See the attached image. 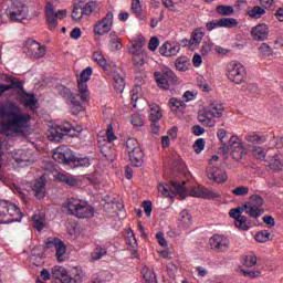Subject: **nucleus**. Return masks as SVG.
Wrapping results in <instances>:
<instances>
[{"label":"nucleus","mask_w":283,"mask_h":283,"mask_svg":"<svg viewBox=\"0 0 283 283\" xmlns=\"http://www.w3.org/2000/svg\"><path fill=\"white\" fill-rule=\"evenodd\" d=\"M0 118H8L1 123V129L4 134H23L30 123V114L21 113V108L17 104H11L9 107L0 105Z\"/></svg>","instance_id":"nucleus-1"},{"label":"nucleus","mask_w":283,"mask_h":283,"mask_svg":"<svg viewBox=\"0 0 283 283\" xmlns=\"http://www.w3.org/2000/svg\"><path fill=\"white\" fill-rule=\"evenodd\" d=\"M159 193L161 196H166V198L172 196H180V198H185L186 196H192V198H203L205 200H217L220 198V193L206 188L205 186H197L191 190L185 188V184H180L179 181H170V185L159 184L157 187Z\"/></svg>","instance_id":"nucleus-2"},{"label":"nucleus","mask_w":283,"mask_h":283,"mask_svg":"<svg viewBox=\"0 0 283 283\" xmlns=\"http://www.w3.org/2000/svg\"><path fill=\"white\" fill-rule=\"evenodd\" d=\"M224 106L220 102L213 101L199 112L197 118L205 127H216V118H222Z\"/></svg>","instance_id":"nucleus-3"},{"label":"nucleus","mask_w":283,"mask_h":283,"mask_svg":"<svg viewBox=\"0 0 283 283\" xmlns=\"http://www.w3.org/2000/svg\"><path fill=\"white\" fill-rule=\"evenodd\" d=\"M65 209H67L70 216L80 219L92 218L94 216V208L81 199H67Z\"/></svg>","instance_id":"nucleus-4"},{"label":"nucleus","mask_w":283,"mask_h":283,"mask_svg":"<svg viewBox=\"0 0 283 283\" xmlns=\"http://www.w3.org/2000/svg\"><path fill=\"white\" fill-rule=\"evenodd\" d=\"M128 52L132 54L135 67L138 69L136 72L135 81L140 83L143 80V72L140 71V67H143V36H137L130 42Z\"/></svg>","instance_id":"nucleus-5"},{"label":"nucleus","mask_w":283,"mask_h":283,"mask_svg":"<svg viewBox=\"0 0 283 283\" xmlns=\"http://www.w3.org/2000/svg\"><path fill=\"white\" fill-rule=\"evenodd\" d=\"M155 81L159 90L167 92L171 85H177L178 75L168 66H164L160 72H155Z\"/></svg>","instance_id":"nucleus-6"},{"label":"nucleus","mask_w":283,"mask_h":283,"mask_svg":"<svg viewBox=\"0 0 283 283\" xmlns=\"http://www.w3.org/2000/svg\"><path fill=\"white\" fill-rule=\"evenodd\" d=\"M227 77L235 85H242L247 81V69L239 61H231L227 64Z\"/></svg>","instance_id":"nucleus-7"},{"label":"nucleus","mask_w":283,"mask_h":283,"mask_svg":"<svg viewBox=\"0 0 283 283\" xmlns=\"http://www.w3.org/2000/svg\"><path fill=\"white\" fill-rule=\"evenodd\" d=\"M126 149L128 151L130 165H133V167H143V149L140 148L138 140L136 138L127 139Z\"/></svg>","instance_id":"nucleus-8"},{"label":"nucleus","mask_w":283,"mask_h":283,"mask_svg":"<svg viewBox=\"0 0 283 283\" xmlns=\"http://www.w3.org/2000/svg\"><path fill=\"white\" fill-rule=\"evenodd\" d=\"M92 66H87L81 72L80 78L77 80L78 96L82 103H90V88L87 87V81L92 78Z\"/></svg>","instance_id":"nucleus-9"},{"label":"nucleus","mask_w":283,"mask_h":283,"mask_svg":"<svg viewBox=\"0 0 283 283\" xmlns=\"http://www.w3.org/2000/svg\"><path fill=\"white\" fill-rule=\"evenodd\" d=\"M51 275L55 280H60L61 283H82L83 276L76 272L74 276L67 275V270L63 266L55 265L51 270Z\"/></svg>","instance_id":"nucleus-10"},{"label":"nucleus","mask_w":283,"mask_h":283,"mask_svg":"<svg viewBox=\"0 0 283 283\" xmlns=\"http://www.w3.org/2000/svg\"><path fill=\"white\" fill-rule=\"evenodd\" d=\"M72 125L70 123H64L62 125L51 127L48 133V138L53 143H61L63 140V136H72Z\"/></svg>","instance_id":"nucleus-11"},{"label":"nucleus","mask_w":283,"mask_h":283,"mask_svg":"<svg viewBox=\"0 0 283 283\" xmlns=\"http://www.w3.org/2000/svg\"><path fill=\"white\" fill-rule=\"evenodd\" d=\"M8 17L10 21L21 23L23 20L28 19V7L19 0H12Z\"/></svg>","instance_id":"nucleus-12"},{"label":"nucleus","mask_w":283,"mask_h":283,"mask_svg":"<svg viewBox=\"0 0 283 283\" xmlns=\"http://www.w3.org/2000/svg\"><path fill=\"white\" fill-rule=\"evenodd\" d=\"M210 249L216 253H227L230 249L231 241L223 234H213L209 240Z\"/></svg>","instance_id":"nucleus-13"},{"label":"nucleus","mask_w":283,"mask_h":283,"mask_svg":"<svg viewBox=\"0 0 283 283\" xmlns=\"http://www.w3.org/2000/svg\"><path fill=\"white\" fill-rule=\"evenodd\" d=\"M4 222H7V224H10L12 222H21V218H23L21 209H19L17 205L7 200L4 206Z\"/></svg>","instance_id":"nucleus-14"},{"label":"nucleus","mask_w":283,"mask_h":283,"mask_svg":"<svg viewBox=\"0 0 283 283\" xmlns=\"http://www.w3.org/2000/svg\"><path fill=\"white\" fill-rule=\"evenodd\" d=\"M53 160L63 165H70L74 163V151L67 147H57L53 150L52 154Z\"/></svg>","instance_id":"nucleus-15"},{"label":"nucleus","mask_w":283,"mask_h":283,"mask_svg":"<svg viewBox=\"0 0 283 283\" xmlns=\"http://www.w3.org/2000/svg\"><path fill=\"white\" fill-rule=\"evenodd\" d=\"M229 147L232 154L233 160H242L243 156H247V148L235 135H232L229 139Z\"/></svg>","instance_id":"nucleus-16"},{"label":"nucleus","mask_w":283,"mask_h":283,"mask_svg":"<svg viewBox=\"0 0 283 283\" xmlns=\"http://www.w3.org/2000/svg\"><path fill=\"white\" fill-rule=\"evenodd\" d=\"M6 83H11L9 85L0 84V94H4V92H10V90H19L22 96H30L25 90L23 88V82L19 81L17 77H12L10 75L4 76Z\"/></svg>","instance_id":"nucleus-17"},{"label":"nucleus","mask_w":283,"mask_h":283,"mask_svg":"<svg viewBox=\"0 0 283 283\" xmlns=\"http://www.w3.org/2000/svg\"><path fill=\"white\" fill-rule=\"evenodd\" d=\"M24 52L31 59H43L45 56V46L34 40H29L24 46Z\"/></svg>","instance_id":"nucleus-18"},{"label":"nucleus","mask_w":283,"mask_h":283,"mask_svg":"<svg viewBox=\"0 0 283 283\" xmlns=\"http://www.w3.org/2000/svg\"><path fill=\"white\" fill-rule=\"evenodd\" d=\"M112 25H114V13L108 11L105 18L96 22L94 33L98 34L99 36H102V34H107V32H111Z\"/></svg>","instance_id":"nucleus-19"},{"label":"nucleus","mask_w":283,"mask_h":283,"mask_svg":"<svg viewBox=\"0 0 283 283\" xmlns=\"http://www.w3.org/2000/svg\"><path fill=\"white\" fill-rule=\"evenodd\" d=\"M13 160H15L17 165H20V167H30V165L34 164V155L32 150L19 149L13 154Z\"/></svg>","instance_id":"nucleus-20"},{"label":"nucleus","mask_w":283,"mask_h":283,"mask_svg":"<svg viewBox=\"0 0 283 283\" xmlns=\"http://www.w3.org/2000/svg\"><path fill=\"white\" fill-rule=\"evenodd\" d=\"M207 176L209 180H213V182H227L228 176L227 171L224 169H221L220 167H210L207 169Z\"/></svg>","instance_id":"nucleus-21"},{"label":"nucleus","mask_w":283,"mask_h":283,"mask_svg":"<svg viewBox=\"0 0 283 283\" xmlns=\"http://www.w3.org/2000/svg\"><path fill=\"white\" fill-rule=\"evenodd\" d=\"M251 36L254 41H266L269 39V27L266 24H258L251 30Z\"/></svg>","instance_id":"nucleus-22"},{"label":"nucleus","mask_w":283,"mask_h":283,"mask_svg":"<svg viewBox=\"0 0 283 283\" xmlns=\"http://www.w3.org/2000/svg\"><path fill=\"white\" fill-rule=\"evenodd\" d=\"M46 247H54L55 249V255L57 258V262H63V255H65V243H63V241H61V239H53L52 241H48L46 242Z\"/></svg>","instance_id":"nucleus-23"},{"label":"nucleus","mask_w":283,"mask_h":283,"mask_svg":"<svg viewBox=\"0 0 283 283\" xmlns=\"http://www.w3.org/2000/svg\"><path fill=\"white\" fill-rule=\"evenodd\" d=\"M45 17L50 28H56V25H59L56 11L54 10V4L51 2H46L45 4Z\"/></svg>","instance_id":"nucleus-24"},{"label":"nucleus","mask_w":283,"mask_h":283,"mask_svg":"<svg viewBox=\"0 0 283 283\" xmlns=\"http://www.w3.org/2000/svg\"><path fill=\"white\" fill-rule=\"evenodd\" d=\"M202 39H205V29H196L191 34L190 41L188 42L189 50H196V48L202 43Z\"/></svg>","instance_id":"nucleus-25"},{"label":"nucleus","mask_w":283,"mask_h":283,"mask_svg":"<svg viewBox=\"0 0 283 283\" xmlns=\"http://www.w3.org/2000/svg\"><path fill=\"white\" fill-rule=\"evenodd\" d=\"M178 52H180V45H176L169 42H165L159 48V54H161V56H176Z\"/></svg>","instance_id":"nucleus-26"},{"label":"nucleus","mask_w":283,"mask_h":283,"mask_svg":"<svg viewBox=\"0 0 283 283\" xmlns=\"http://www.w3.org/2000/svg\"><path fill=\"white\" fill-rule=\"evenodd\" d=\"M149 107V122L150 123H160V118H163V109L156 103L148 104Z\"/></svg>","instance_id":"nucleus-27"},{"label":"nucleus","mask_w":283,"mask_h":283,"mask_svg":"<svg viewBox=\"0 0 283 283\" xmlns=\"http://www.w3.org/2000/svg\"><path fill=\"white\" fill-rule=\"evenodd\" d=\"M109 39L108 50H111V52H118L119 50H123V40L118 38L116 32H111Z\"/></svg>","instance_id":"nucleus-28"},{"label":"nucleus","mask_w":283,"mask_h":283,"mask_svg":"<svg viewBox=\"0 0 283 283\" xmlns=\"http://www.w3.org/2000/svg\"><path fill=\"white\" fill-rule=\"evenodd\" d=\"M56 180H59L60 182H64V185H67L69 187L78 186V179L67 172H59L56 176Z\"/></svg>","instance_id":"nucleus-29"},{"label":"nucleus","mask_w":283,"mask_h":283,"mask_svg":"<svg viewBox=\"0 0 283 283\" xmlns=\"http://www.w3.org/2000/svg\"><path fill=\"white\" fill-rule=\"evenodd\" d=\"M113 85L115 92L117 94H123V91L125 90V76L120 75L117 72L113 73Z\"/></svg>","instance_id":"nucleus-30"},{"label":"nucleus","mask_w":283,"mask_h":283,"mask_svg":"<svg viewBox=\"0 0 283 283\" xmlns=\"http://www.w3.org/2000/svg\"><path fill=\"white\" fill-rule=\"evenodd\" d=\"M32 191L38 200H43V198H45V182L35 181Z\"/></svg>","instance_id":"nucleus-31"},{"label":"nucleus","mask_w":283,"mask_h":283,"mask_svg":"<svg viewBox=\"0 0 283 283\" xmlns=\"http://www.w3.org/2000/svg\"><path fill=\"white\" fill-rule=\"evenodd\" d=\"M77 96L81 98V96L77 93V95H73L69 99L71 102L72 114H78L80 112H83V109H85V107L83 106V103H81V101H78Z\"/></svg>","instance_id":"nucleus-32"},{"label":"nucleus","mask_w":283,"mask_h":283,"mask_svg":"<svg viewBox=\"0 0 283 283\" xmlns=\"http://www.w3.org/2000/svg\"><path fill=\"white\" fill-rule=\"evenodd\" d=\"M269 169L273 171L274 174H277L279 171H282V160H280V157L277 155L273 156L268 165Z\"/></svg>","instance_id":"nucleus-33"},{"label":"nucleus","mask_w":283,"mask_h":283,"mask_svg":"<svg viewBox=\"0 0 283 283\" xmlns=\"http://www.w3.org/2000/svg\"><path fill=\"white\" fill-rule=\"evenodd\" d=\"M179 222L184 229H189L191 227L192 221H191V214L189 213L188 210H182L179 213Z\"/></svg>","instance_id":"nucleus-34"},{"label":"nucleus","mask_w":283,"mask_h":283,"mask_svg":"<svg viewBox=\"0 0 283 283\" xmlns=\"http://www.w3.org/2000/svg\"><path fill=\"white\" fill-rule=\"evenodd\" d=\"M234 227H237V229L240 231H249V229H251V221L243 216L234 221Z\"/></svg>","instance_id":"nucleus-35"},{"label":"nucleus","mask_w":283,"mask_h":283,"mask_svg":"<svg viewBox=\"0 0 283 283\" xmlns=\"http://www.w3.org/2000/svg\"><path fill=\"white\" fill-rule=\"evenodd\" d=\"M140 96H143V86L140 84H136L132 90L130 97L133 107H136V103H138Z\"/></svg>","instance_id":"nucleus-36"},{"label":"nucleus","mask_w":283,"mask_h":283,"mask_svg":"<svg viewBox=\"0 0 283 283\" xmlns=\"http://www.w3.org/2000/svg\"><path fill=\"white\" fill-rule=\"evenodd\" d=\"M83 14H85V11L83 10V4L76 3L73 7V10L71 12V18L73 21H81L83 19Z\"/></svg>","instance_id":"nucleus-37"},{"label":"nucleus","mask_w":283,"mask_h":283,"mask_svg":"<svg viewBox=\"0 0 283 283\" xmlns=\"http://www.w3.org/2000/svg\"><path fill=\"white\" fill-rule=\"evenodd\" d=\"M189 59L187 56H179L175 61L176 70L179 72H187L189 70Z\"/></svg>","instance_id":"nucleus-38"},{"label":"nucleus","mask_w":283,"mask_h":283,"mask_svg":"<svg viewBox=\"0 0 283 283\" xmlns=\"http://www.w3.org/2000/svg\"><path fill=\"white\" fill-rule=\"evenodd\" d=\"M248 14L251 19H262L263 14H266V10L260 6H255L248 10Z\"/></svg>","instance_id":"nucleus-39"},{"label":"nucleus","mask_w":283,"mask_h":283,"mask_svg":"<svg viewBox=\"0 0 283 283\" xmlns=\"http://www.w3.org/2000/svg\"><path fill=\"white\" fill-rule=\"evenodd\" d=\"M217 14H220L221 17H231L233 12H235V9L231 6H224V4H219L216 8Z\"/></svg>","instance_id":"nucleus-40"},{"label":"nucleus","mask_w":283,"mask_h":283,"mask_svg":"<svg viewBox=\"0 0 283 283\" xmlns=\"http://www.w3.org/2000/svg\"><path fill=\"white\" fill-rule=\"evenodd\" d=\"M169 105H170L171 112H178V111L182 112L185 107H187L185 102L174 97L169 99Z\"/></svg>","instance_id":"nucleus-41"},{"label":"nucleus","mask_w":283,"mask_h":283,"mask_svg":"<svg viewBox=\"0 0 283 283\" xmlns=\"http://www.w3.org/2000/svg\"><path fill=\"white\" fill-rule=\"evenodd\" d=\"M264 205V199L259 195H252L250 201L245 203L247 207H253L260 209Z\"/></svg>","instance_id":"nucleus-42"},{"label":"nucleus","mask_w":283,"mask_h":283,"mask_svg":"<svg viewBox=\"0 0 283 283\" xmlns=\"http://www.w3.org/2000/svg\"><path fill=\"white\" fill-rule=\"evenodd\" d=\"M130 10L134 15L138 19L143 17V6L140 4V0H132Z\"/></svg>","instance_id":"nucleus-43"},{"label":"nucleus","mask_w":283,"mask_h":283,"mask_svg":"<svg viewBox=\"0 0 283 283\" xmlns=\"http://www.w3.org/2000/svg\"><path fill=\"white\" fill-rule=\"evenodd\" d=\"M244 209L247 216H250V218H260L264 213V210L260 208H253L251 206H244Z\"/></svg>","instance_id":"nucleus-44"},{"label":"nucleus","mask_w":283,"mask_h":283,"mask_svg":"<svg viewBox=\"0 0 283 283\" xmlns=\"http://www.w3.org/2000/svg\"><path fill=\"white\" fill-rule=\"evenodd\" d=\"M143 272L145 282L158 283V280H156V273H154V271L149 270L147 266H144Z\"/></svg>","instance_id":"nucleus-45"},{"label":"nucleus","mask_w":283,"mask_h":283,"mask_svg":"<svg viewBox=\"0 0 283 283\" xmlns=\"http://www.w3.org/2000/svg\"><path fill=\"white\" fill-rule=\"evenodd\" d=\"M221 28H238V20L235 18H221L220 19Z\"/></svg>","instance_id":"nucleus-46"},{"label":"nucleus","mask_w":283,"mask_h":283,"mask_svg":"<svg viewBox=\"0 0 283 283\" xmlns=\"http://www.w3.org/2000/svg\"><path fill=\"white\" fill-rule=\"evenodd\" d=\"M254 240L261 244L269 242L271 240V232L269 230H262L255 234Z\"/></svg>","instance_id":"nucleus-47"},{"label":"nucleus","mask_w":283,"mask_h":283,"mask_svg":"<svg viewBox=\"0 0 283 283\" xmlns=\"http://www.w3.org/2000/svg\"><path fill=\"white\" fill-rule=\"evenodd\" d=\"M245 208L243 207H237V208H232L229 211V216L230 218H232L234 220V222L237 220H240V218H243L244 216H242V213H244Z\"/></svg>","instance_id":"nucleus-48"},{"label":"nucleus","mask_w":283,"mask_h":283,"mask_svg":"<svg viewBox=\"0 0 283 283\" xmlns=\"http://www.w3.org/2000/svg\"><path fill=\"white\" fill-rule=\"evenodd\" d=\"M245 140L248 143H252L253 145H262V143H266V138L258 134L245 135Z\"/></svg>","instance_id":"nucleus-49"},{"label":"nucleus","mask_w":283,"mask_h":283,"mask_svg":"<svg viewBox=\"0 0 283 283\" xmlns=\"http://www.w3.org/2000/svg\"><path fill=\"white\" fill-rule=\"evenodd\" d=\"M97 8H98V2L96 1H90L86 4L82 6V9L84 10V14L86 17H90L92 12H95Z\"/></svg>","instance_id":"nucleus-50"},{"label":"nucleus","mask_w":283,"mask_h":283,"mask_svg":"<svg viewBox=\"0 0 283 283\" xmlns=\"http://www.w3.org/2000/svg\"><path fill=\"white\" fill-rule=\"evenodd\" d=\"M252 154L256 158V160H265L266 159V153H264V149L260 146H254L252 148Z\"/></svg>","instance_id":"nucleus-51"},{"label":"nucleus","mask_w":283,"mask_h":283,"mask_svg":"<svg viewBox=\"0 0 283 283\" xmlns=\"http://www.w3.org/2000/svg\"><path fill=\"white\" fill-rule=\"evenodd\" d=\"M205 145H207L205 138L197 139L193 144V150L196 151V154H202V151L205 150Z\"/></svg>","instance_id":"nucleus-52"},{"label":"nucleus","mask_w":283,"mask_h":283,"mask_svg":"<svg viewBox=\"0 0 283 283\" xmlns=\"http://www.w3.org/2000/svg\"><path fill=\"white\" fill-rule=\"evenodd\" d=\"M93 59L101 67H105V65H107V60H105V56H103V53L101 52H94Z\"/></svg>","instance_id":"nucleus-53"},{"label":"nucleus","mask_w":283,"mask_h":283,"mask_svg":"<svg viewBox=\"0 0 283 283\" xmlns=\"http://www.w3.org/2000/svg\"><path fill=\"white\" fill-rule=\"evenodd\" d=\"M126 244H128V247H132L133 249L137 244L136 235L134 234V231L132 229L127 231Z\"/></svg>","instance_id":"nucleus-54"},{"label":"nucleus","mask_w":283,"mask_h":283,"mask_svg":"<svg viewBox=\"0 0 283 283\" xmlns=\"http://www.w3.org/2000/svg\"><path fill=\"white\" fill-rule=\"evenodd\" d=\"M143 209L147 218H151V212L154 211V203L149 200L143 201Z\"/></svg>","instance_id":"nucleus-55"},{"label":"nucleus","mask_w":283,"mask_h":283,"mask_svg":"<svg viewBox=\"0 0 283 283\" xmlns=\"http://www.w3.org/2000/svg\"><path fill=\"white\" fill-rule=\"evenodd\" d=\"M32 220L34 229H36V231H43V218H41L39 214H34Z\"/></svg>","instance_id":"nucleus-56"},{"label":"nucleus","mask_w":283,"mask_h":283,"mask_svg":"<svg viewBox=\"0 0 283 283\" xmlns=\"http://www.w3.org/2000/svg\"><path fill=\"white\" fill-rule=\"evenodd\" d=\"M158 45H160V40L157 36L150 38L148 42V50L150 52H156L158 50Z\"/></svg>","instance_id":"nucleus-57"},{"label":"nucleus","mask_w":283,"mask_h":283,"mask_svg":"<svg viewBox=\"0 0 283 283\" xmlns=\"http://www.w3.org/2000/svg\"><path fill=\"white\" fill-rule=\"evenodd\" d=\"M245 266H255V264H258V258L255 256V254H248L244 258V263Z\"/></svg>","instance_id":"nucleus-58"},{"label":"nucleus","mask_w":283,"mask_h":283,"mask_svg":"<svg viewBox=\"0 0 283 283\" xmlns=\"http://www.w3.org/2000/svg\"><path fill=\"white\" fill-rule=\"evenodd\" d=\"M57 92L63 96V98H67V99H70L74 95L72 94V91H70V88L63 85L57 86Z\"/></svg>","instance_id":"nucleus-59"},{"label":"nucleus","mask_w":283,"mask_h":283,"mask_svg":"<svg viewBox=\"0 0 283 283\" xmlns=\"http://www.w3.org/2000/svg\"><path fill=\"white\" fill-rule=\"evenodd\" d=\"M217 28H222V24H220V19L211 20L210 22L206 23V29L208 32H213V30H217Z\"/></svg>","instance_id":"nucleus-60"},{"label":"nucleus","mask_w":283,"mask_h":283,"mask_svg":"<svg viewBox=\"0 0 283 283\" xmlns=\"http://www.w3.org/2000/svg\"><path fill=\"white\" fill-rule=\"evenodd\" d=\"M130 123L138 129L143 127V117L140 114L136 113L132 116Z\"/></svg>","instance_id":"nucleus-61"},{"label":"nucleus","mask_w":283,"mask_h":283,"mask_svg":"<svg viewBox=\"0 0 283 283\" xmlns=\"http://www.w3.org/2000/svg\"><path fill=\"white\" fill-rule=\"evenodd\" d=\"M233 196H248L249 195V187L240 186L232 190Z\"/></svg>","instance_id":"nucleus-62"},{"label":"nucleus","mask_w":283,"mask_h":283,"mask_svg":"<svg viewBox=\"0 0 283 283\" xmlns=\"http://www.w3.org/2000/svg\"><path fill=\"white\" fill-rule=\"evenodd\" d=\"M260 54H262V56H271L273 50L271 49V46L266 43L261 44V46L259 48Z\"/></svg>","instance_id":"nucleus-63"},{"label":"nucleus","mask_w":283,"mask_h":283,"mask_svg":"<svg viewBox=\"0 0 283 283\" xmlns=\"http://www.w3.org/2000/svg\"><path fill=\"white\" fill-rule=\"evenodd\" d=\"M217 137L220 140V143H227V140H229L228 133L224 128L218 129Z\"/></svg>","instance_id":"nucleus-64"}]
</instances>
